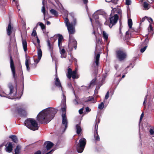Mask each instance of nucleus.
<instances>
[{
  "label": "nucleus",
  "mask_w": 154,
  "mask_h": 154,
  "mask_svg": "<svg viewBox=\"0 0 154 154\" xmlns=\"http://www.w3.org/2000/svg\"><path fill=\"white\" fill-rule=\"evenodd\" d=\"M83 109L82 108L79 110V114H82L83 113Z\"/></svg>",
  "instance_id": "49"
},
{
  "label": "nucleus",
  "mask_w": 154,
  "mask_h": 154,
  "mask_svg": "<svg viewBox=\"0 0 154 154\" xmlns=\"http://www.w3.org/2000/svg\"><path fill=\"white\" fill-rule=\"evenodd\" d=\"M68 78L70 79L71 77L73 79L78 78V75L77 74L76 70L72 71V70L70 68H69L68 69V74H67Z\"/></svg>",
  "instance_id": "7"
},
{
  "label": "nucleus",
  "mask_w": 154,
  "mask_h": 154,
  "mask_svg": "<svg viewBox=\"0 0 154 154\" xmlns=\"http://www.w3.org/2000/svg\"><path fill=\"white\" fill-rule=\"evenodd\" d=\"M147 95H146L145 97V98L144 99V101L143 103V105H144L145 104V103L146 102V99H147Z\"/></svg>",
  "instance_id": "45"
},
{
  "label": "nucleus",
  "mask_w": 154,
  "mask_h": 154,
  "mask_svg": "<svg viewBox=\"0 0 154 154\" xmlns=\"http://www.w3.org/2000/svg\"><path fill=\"white\" fill-rule=\"evenodd\" d=\"M41 154V152L40 151H38L34 153V154Z\"/></svg>",
  "instance_id": "55"
},
{
  "label": "nucleus",
  "mask_w": 154,
  "mask_h": 154,
  "mask_svg": "<svg viewBox=\"0 0 154 154\" xmlns=\"http://www.w3.org/2000/svg\"><path fill=\"white\" fill-rule=\"evenodd\" d=\"M20 148L21 147L20 146L18 145L17 146L15 150V154H19Z\"/></svg>",
  "instance_id": "31"
},
{
  "label": "nucleus",
  "mask_w": 154,
  "mask_h": 154,
  "mask_svg": "<svg viewBox=\"0 0 154 154\" xmlns=\"http://www.w3.org/2000/svg\"><path fill=\"white\" fill-rule=\"evenodd\" d=\"M22 45L24 51H26L27 49V44L26 41L24 40H22Z\"/></svg>",
  "instance_id": "22"
},
{
  "label": "nucleus",
  "mask_w": 154,
  "mask_h": 154,
  "mask_svg": "<svg viewBox=\"0 0 154 154\" xmlns=\"http://www.w3.org/2000/svg\"><path fill=\"white\" fill-rule=\"evenodd\" d=\"M32 36H36L37 35V33L36 32V31L33 29V32L32 33Z\"/></svg>",
  "instance_id": "41"
},
{
  "label": "nucleus",
  "mask_w": 154,
  "mask_h": 154,
  "mask_svg": "<svg viewBox=\"0 0 154 154\" xmlns=\"http://www.w3.org/2000/svg\"><path fill=\"white\" fill-rule=\"evenodd\" d=\"M38 59H36L35 60L34 59V62L35 63H34L33 64H30V65H31L32 66L33 68L36 67V64L39 62L42 57V52L41 49L40 48H38Z\"/></svg>",
  "instance_id": "8"
},
{
  "label": "nucleus",
  "mask_w": 154,
  "mask_h": 154,
  "mask_svg": "<svg viewBox=\"0 0 154 154\" xmlns=\"http://www.w3.org/2000/svg\"><path fill=\"white\" fill-rule=\"evenodd\" d=\"M93 18L95 19V20H96L99 18L98 15L97 14V13H95L93 15Z\"/></svg>",
  "instance_id": "36"
},
{
  "label": "nucleus",
  "mask_w": 154,
  "mask_h": 154,
  "mask_svg": "<svg viewBox=\"0 0 154 154\" xmlns=\"http://www.w3.org/2000/svg\"><path fill=\"white\" fill-rule=\"evenodd\" d=\"M100 122V120H98V122L97 121L95 125V132L94 133V137L95 140L97 141H99L100 140V138L99 137V136L97 134V130L98 129V124Z\"/></svg>",
  "instance_id": "12"
},
{
  "label": "nucleus",
  "mask_w": 154,
  "mask_h": 154,
  "mask_svg": "<svg viewBox=\"0 0 154 154\" xmlns=\"http://www.w3.org/2000/svg\"><path fill=\"white\" fill-rule=\"evenodd\" d=\"M18 112L19 114L22 116H25L26 114V111L25 109L21 108L18 109Z\"/></svg>",
  "instance_id": "19"
},
{
  "label": "nucleus",
  "mask_w": 154,
  "mask_h": 154,
  "mask_svg": "<svg viewBox=\"0 0 154 154\" xmlns=\"http://www.w3.org/2000/svg\"><path fill=\"white\" fill-rule=\"evenodd\" d=\"M66 98L65 96L63 94V97L61 102L62 105L63 106L61 108V110L63 112V114H66Z\"/></svg>",
  "instance_id": "11"
},
{
  "label": "nucleus",
  "mask_w": 154,
  "mask_h": 154,
  "mask_svg": "<svg viewBox=\"0 0 154 154\" xmlns=\"http://www.w3.org/2000/svg\"><path fill=\"white\" fill-rule=\"evenodd\" d=\"M61 54V57L62 58H65L66 56V55L65 53L63 54Z\"/></svg>",
  "instance_id": "46"
},
{
  "label": "nucleus",
  "mask_w": 154,
  "mask_h": 154,
  "mask_svg": "<svg viewBox=\"0 0 154 154\" xmlns=\"http://www.w3.org/2000/svg\"><path fill=\"white\" fill-rule=\"evenodd\" d=\"M65 51L64 49H63L62 50L60 51V54H63L65 53Z\"/></svg>",
  "instance_id": "48"
},
{
  "label": "nucleus",
  "mask_w": 154,
  "mask_h": 154,
  "mask_svg": "<svg viewBox=\"0 0 154 154\" xmlns=\"http://www.w3.org/2000/svg\"><path fill=\"white\" fill-rule=\"evenodd\" d=\"M85 109L86 111L87 112H89L91 110L90 108L88 107H86Z\"/></svg>",
  "instance_id": "51"
},
{
  "label": "nucleus",
  "mask_w": 154,
  "mask_h": 154,
  "mask_svg": "<svg viewBox=\"0 0 154 154\" xmlns=\"http://www.w3.org/2000/svg\"><path fill=\"white\" fill-rule=\"evenodd\" d=\"M9 90H6L2 95L0 94L2 97H6L9 99H13L17 94V85H13L11 83L8 85Z\"/></svg>",
  "instance_id": "3"
},
{
  "label": "nucleus",
  "mask_w": 154,
  "mask_h": 154,
  "mask_svg": "<svg viewBox=\"0 0 154 154\" xmlns=\"http://www.w3.org/2000/svg\"><path fill=\"white\" fill-rule=\"evenodd\" d=\"M62 124L64 126V128L63 129V127L62 126L61 128L63 129L62 131L64 132L67 127V120L66 117V115L65 114H62Z\"/></svg>",
  "instance_id": "10"
},
{
  "label": "nucleus",
  "mask_w": 154,
  "mask_h": 154,
  "mask_svg": "<svg viewBox=\"0 0 154 154\" xmlns=\"http://www.w3.org/2000/svg\"><path fill=\"white\" fill-rule=\"evenodd\" d=\"M146 20L151 24L153 22V20L151 18H149L147 17Z\"/></svg>",
  "instance_id": "40"
},
{
  "label": "nucleus",
  "mask_w": 154,
  "mask_h": 154,
  "mask_svg": "<svg viewBox=\"0 0 154 154\" xmlns=\"http://www.w3.org/2000/svg\"><path fill=\"white\" fill-rule=\"evenodd\" d=\"M117 12L119 14H120L121 13V10L120 9H119L118 11H117Z\"/></svg>",
  "instance_id": "56"
},
{
  "label": "nucleus",
  "mask_w": 154,
  "mask_h": 154,
  "mask_svg": "<svg viewBox=\"0 0 154 154\" xmlns=\"http://www.w3.org/2000/svg\"><path fill=\"white\" fill-rule=\"evenodd\" d=\"M24 124L29 129L33 131L37 130L38 128L37 122L32 119H27L25 121Z\"/></svg>",
  "instance_id": "4"
},
{
  "label": "nucleus",
  "mask_w": 154,
  "mask_h": 154,
  "mask_svg": "<svg viewBox=\"0 0 154 154\" xmlns=\"http://www.w3.org/2000/svg\"><path fill=\"white\" fill-rule=\"evenodd\" d=\"M131 0H126V5H131Z\"/></svg>",
  "instance_id": "42"
},
{
  "label": "nucleus",
  "mask_w": 154,
  "mask_h": 154,
  "mask_svg": "<svg viewBox=\"0 0 154 154\" xmlns=\"http://www.w3.org/2000/svg\"><path fill=\"white\" fill-rule=\"evenodd\" d=\"M149 132L150 134L152 135H154V130L153 129H150Z\"/></svg>",
  "instance_id": "44"
},
{
  "label": "nucleus",
  "mask_w": 154,
  "mask_h": 154,
  "mask_svg": "<svg viewBox=\"0 0 154 154\" xmlns=\"http://www.w3.org/2000/svg\"><path fill=\"white\" fill-rule=\"evenodd\" d=\"M17 9L18 10H19V11H20V9L18 8V6H17Z\"/></svg>",
  "instance_id": "64"
},
{
  "label": "nucleus",
  "mask_w": 154,
  "mask_h": 154,
  "mask_svg": "<svg viewBox=\"0 0 154 154\" xmlns=\"http://www.w3.org/2000/svg\"><path fill=\"white\" fill-rule=\"evenodd\" d=\"M50 24V22L49 21H47V25H49Z\"/></svg>",
  "instance_id": "58"
},
{
  "label": "nucleus",
  "mask_w": 154,
  "mask_h": 154,
  "mask_svg": "<svg viewBox=\"0 0 154 154\" xmlns=\"http://www.w3.org/2000/svg\"><path fill=\"white\" fill-rule=\"evenodd\" d=\"M12 28L11 27L10 23H9L8 25V28L7 29V34L8 35H11V29Z\"/></svg>",
  "instance_id": "24"
},
{
  "label": "nucleus",
  "mask_w": 154,
  "mask_h": 154,
  "mask_svg": "<svg viewBox=\"0 0 154 154\" xmlns=\"http://www.w3.org/2000/svg\"><path fill=\"white\" fill-rule=\"evenodd\" d=\"M103 36L105 39V40L106 41L108 38V35L107 33L104 31H103L102 32Z\"/></svg>",
  "instance_id": "30"
},
{
  "label": "nucleus",
  "mask_w": 154,
  "mask_h": 154,
  "mask_svg": "<svg viewBox=\"0 0 154 154\" xmlns=\"http://www.w3.org/2000/svg\"><path fill=\"white\" fill-rule=\"evenodd\" d=\"M125 77V75H124L122 76V78H124Z\"/></svg>",
  "instance_id": "63"
},
{
  "label": "nucleus",
  "mask_w": 154,
  "mask_h": 154,
  "mask_svg": "<svg viewBox=\"0 0 154 154\" xmlns=\"http://www.w3.org/2000/svg\"><path fill=\"white\" fill-rule=\"evenodd\" d=\"M42 4L43 5H44V0H42Z\"/></svg>",
  "instance_id": "62"
},
{
  "label": "nucleus",
  "mask_w": 154,
  "mask_h": 154,
  "mask_svg": "<svg viewBox=\"0 0 154 154\" xmlns=\"http://www.w3.org/2000/svg\"><path fill=\"white\" fill-rule=\"evenodd\" d=\"M10 138L12 139V141L14 143H17L18 140L17 137L15 135H12L10 137Z\"/></svg>",
  "instance_id": "27"
},
{
  "label": "nucleus",
  "mask_w": 154,
  "mask_h": 154,
  "mask_svg": "<svg viewBox=\"0 0 154 154\" xmlns=\"http://www.w3.org/2000/svg\"><path fill=\"white\" fill-rule=\"evenodd\" d=\"M109 92H107V93H106V95H105V99H107L109 97Z\"/></svg>",
  "instance_id": "43"
},
{
  "label": "nucleus",
  "mask_w": 154,
  "mask_h": 154,
  "mask_svg": "<svg viewBox=\"0 0 154 154\" xmlns=\"http://www.w3.org/2000/svg\"><path fill=\"white\" fill-rule=\"evenodd\" d=\"M104 107V105L103 102H101L98 105V108L99 109H102Z\"/></svg>",
  "instance_id": "34"
},
{
  "label": "nucleus",
  "mask_w": 154,
  "mask_h": 154,
  "mask_svg": "<svg viewBox=\"0 0 154 154\" xmlns=\"http://www.w3.org/2000/svg\"><path fill=\"white\" fill-rule=\"evenodd\" d=\"M144 116V114L143 113H142L141 115L140 118V121L141 122V120Z\"/></svg>",
  "instance_id": "50"
},
{
  "label": "nucleus",
  "mask_w": 154,
  "mask_h": 154,
  "mask_svg": "<svg viewBox=\"0 0 154 154\" xmlns=\"http://www.w3.org/2000/svg\"><path fill=\"white\" fill-rule=\"evenodd\" d=\"M70 14L72 17V21L70 23L69 22L68 18L66 17L64 19L65 23L67 27L69 35V42L71 43L72 41L74 44L76 45L77 42L74 39L72 40L71 38V35L74 34L75 31V26L76 23V20L74 17L73 14Z\"/></svg>",
  "instance_id": "2"
},
{
  "label": "nucleus",
  "mask_w": 154,
  "mask_h": 154,
  "mask_svg": "<svg viewBox=\"0 0 154 154\" xmlns=\"http://www.w3.org/2000/svg\"><path fill=\"white\" fill-rule=\"evenodd\" d=\"M36 38H37V42L39 44L40 43V40L37 36H36Z\"/></svg>",
  "instance_id": "57"
},
{
  "label": "nucleus",
  "mask_w": 154,
  "mask_h": 154,
  "mask_svg": "<svg viewBox=\"0 0 154 154\" xmlns=\"http://www.w3.org/2000/svg\"><path fill=\"white\" fill-rule=\"evenodd\" d=\"M116 57L120 61L124 60L126 57V54L124 51L119 50L116 51Z\"/></svg>",
  "instance_id": "6"
},
{
  "label": "nucleus",
  "mask_w": 154,
  "mask_h": 154,
  "mask_svg": "<svg viewBox=\"0 0 154 154\" xmlns=\"http://www.w3.org/2000/svg\"><path fill=\"white\" fill-rule=\"evenodd\" d=\"M147 17H145L142 18L141 20V22H143L145 21V20L146 19V20Z\"/></svg>",
  "instance_id": "47"
},
{
  "label": "nucleus",
  "mask_w": 154,
  "mask_h": 154,
  "mask_svg": "<svg viewBox=\"0 0 154 154\" xmlns=\"http://www.w3.org/2000/svg\"><path fill=\"white\" fill-rule=\"evenodd\" d=\"M45 144L46 145L47 150H49L54 145V144L50 141H46L45 142Z\"/></svg>",
  "instance_id": "17"
},
{
  "label": "nucleus",
  "mask_w": 154,
  "mask_h": 154,
  "mask_svg": "<svg viewBox=\"0 0 154 154\" xmlns=\"http://www.w3.org/2000/svg\"><path fill=\"white\" fill-rule=\"evenodd\" d=\"M148 42V40L146 38L145 39L144 42L143 43H142L141 45L140 46V47H143V48H142L140 49V52L141 53L143 52L146 49L147 47V45Z\"/></svg>",
  "instance_id": "14"
},
{
  "label": "nucleus",
  "mask_w": 154,
  "mask_h": 154,
  "mask_svg": "<svg viewBox=\"0 0 154 154\" xmlns=\"http://www.w3.org/2000/svg\"><path fill=\"white\" fill-rule=\"evenodd\" d=\"M76 132L78 134H79L81 132L82 129L81 128L80 124L76 125Z\"/></svg>",
  "instance_id": "25"
},
{
  "label": "nucleus",
  "mask_w": 154,
  "mask_h": 154,
  "mask_svg": "<svg viewBox=\"0 0 154 154\" xmlns=\"http://www.w3.org/2000/svg\"><path fill=\"white\" fill-rule=\"evenodd\" d=\"M119 18L118 16L116 14L112 17H110V24L109 26L110 27H112L113 25L115 24L117 22Z\"/></svg>",
  "instance_id": "9"
},
{
  "label": "nucleus",
  "mask_w": 154,
  "mask_h": 154,
  "mask_svg": "<svg viewBox=\"0 0 154 154\" xmlns=\"http://www.w3.org/2000/svg\"><path fill=\"white\" fill-rule=\"evenodd\" d=\"M47 42L49 50L51 52H52L53 49V46L51 44L50 41L49 40H48Z\"/></svg>",
  "instance_id": "20"
},
{
  "label": "nucleus",
  "mask_w": 154,
  "mask_h": 154,
  "mask_svg": "<svg viewBox=\"0 0 154 154\" xmlns=\"http://www.w3.org/2000/svg\"><path fill=\"white\" fill-rule=\"evenodd\" d=\"M148 30L149 32H151V31H153V28L151 24H150L149 25Z\"/></svg>",
  "instance_id": "38"
},
{
  "label": "nucleus",
  "mask_w": 154,
  "mask_h": 154,
  "mask_svg": "<svg viewBox=\"0 0 154 154\" xmlns=\"http://www.w3.org/2000/svg\"><path fill=\"white\" fill-rule=\"evenodd\" d=\"M63 39V37L62 35H59V38L58 39V45L59 48H60V47L61 46V43L62 42Z\"/></svg>",
  "instance_id": "23"
},
{
  "label": "nucleus",
  "mask_w": 154,
  "mask_h": 154,
  "mask_svg": "<svg viewBox=\"0 0 154 154\" xmlns=\"http://www.w3.org/2000/svg\"><path fill=\"white\" fill-rule=\"evenodd\" d=\"M73 103L75 104H77L78 103L76 100H74L73 101Z\"/></svg>",
  "instance_id": "54"
},
{
  "label": "nucleus",
  "mask_w": 154,
  "mask_h": 154,
  "mask_svg": "<svg viewBox=\"0 0 154 154\" xmlns=\"http://www.w3.org/2000/svg\"><path fill=\"white\" fill-rule=\"evenodd\" d=\"M38 23L39 24V25L41 26V29H45V27L44 25L42 23L39 22Z\"/></svg>",
  "instance_id": "37"
},
{
  "label": "nucleus",
  "mask_w": 154,
  "mask_h": 154,
  "mask_svg": "<svg viewBox=\"0 0 154 154\" xmlns=\"http://www.w3.org/2000/svg\"><path fill=\"white\" fill-rule=\"evenodd\" d=\"M86 142V140L84 138H82L79 140V144L76 146L77 150L78 152L81 153L83 151Z\"/></svg>",
  "instance_id": "5"
},
{
  "label": "nucleus",
  "mask_w": 154,
  "mask_h": 154,
  "mask_svg": "<svg viewBox=\"0 0 154 154\" xmlns=\"http://www.w3.org/2000/svg\"><path fill=\"white\" fill-rule=\"evenodd\" d=\"M84 101L86 102L91 101L92 103H95L96 101V100L94 99V97H89L86 98L84 100Z\"/></svg>",
  "instance_id": "18"
},
{
  "label": "nucleus",
  "mask_w": 154,
  "mask_h": 154,
  "mask_svg": "<svg viewBox=\"0 0 154 154\" xmlns=\"http://www.w3.org/2000/svg\"><path fill=\"white\" fill-rule=\"evenodd\" d=\"M143 5V7L146 10L150 8L149 4L146 2H144Z\"/></svg>",
  "instance_id": "28"
},
{
  "label": "nucleus",
  "mask_w": 154,
  "mask_h": 154,
  "mask_svg": "<svg viewBox=\"0 0 154 154\" xmlns=\"http://www.w3.org/2000/svg\"><path fill=\"white\" fill-rule=\"evenodd\" d=\"M118 1V0H106V1L107 2H110L111 1H112V2L115 4H117V2Z\"/></svg>",
  "instance_id": "35"
},
{
  "label": "nucleus",
  "mask_w": 154,
  "mask_h": 154,
  "mask_svg": "<svg viewBox=\"0 0 154 154\" xmlns=\"http://www.w3.org/2000/svg\"><path fill=\"white\" fill-rule=\"evenodd\" d=\"M6 151L9 152H11L12 150L13 146L12 143H8L6 145Z\"/></svg>",
  "instance_id": "15"
},
{
  "label": "nucleus",
  "mask_w": 154,
  "mask_h": 154,
  "mask_svg": "<svg viewBox=\"0 0 154 154\" xmlns=\"http://www.w3.org/2000/svg\"><path fill=\"white\" fill-rule=\"evenodd\" d=\"M10 64L13 76L15 78V69L13 61L11 56L10 57Z\"/></svg>",
  "instance_id": "13"
},
{
  "label": "nucleus",
  "mask_w": 154,
  "mask_h": 154,
  "mask_svg": "<svg viewBox=\"0 0 154 154\" xmlns=\"http://www.w3.org/2000/svg\"><path fill=\"white\" fill-rule=\"evenodd\" d=\"M100 57V54H98L95 56V63L98 66L99 63V60Z\"/></svg>",
  "instance_id": "26"
},
{
  "label": "nucleus",
  "mask_w": 154,
  "mask_h": 154,
  "mask_svg": "<svg viewBox=\"0 0 154 154\" xmlns=\"http://www.w3.org/2000/svg\"><path fill=\"white\" fill-rule=\"evenodd\" d=\"M57 110L53 108H48L42 110L37 117V120L42 124L48 123L54 116Z\"/></svg>",
  "instance_id": "1"
},
{
  "label": "nucleus",
  "mask_w": 154,
  "mask_h": 154,
  "mask_svg": "<svg viewBox=\"0 0 154 154\" xmlns=\"http://www.w3.org/2000/svg\"><path fill=\"white\" fill-rule=\"evenodd\" d=\"M90 21H91V24H92V19L91 18H90Z\"/></svg>",
  "instance_id": "59"
},
{
  "label": "nucleus",
  "mask_w": 154,
  "mask_h": 154,
  "mask_svg": "<svg viewBox=\"0 0 154 154\" xmlns=\"http://www.w3.org/2000/svg\"><path fill=\"white\" fill-rule=\"evenodd\" d=\"M25 65L27 70L29 71L30 70V68L29 67V59H26L25 61Z\"/></svg>",
  "instance_id": "29"
},
{
  "label": "nucleus",
  "mask_w": 154,
  "mask_h": 154,
  "mask_svg": "<svg viewBox=\"0 0 154 154\" xmlns=\"http://www.w3.org/2000/svg\"><path fill=\"white\" fill-rule=\"evenodd\" d=\"M82 1L85 4H86L88 2V0H82Z\"/></svg>",
  "instance_id": "52"
},
{
  "label": "nucleus",
  "mask_w": 154,
  "mask_h": 154,
  "mask_svg": "<svg viewBox=\"0 0 154 154\" xmlns=\"http://www.w3.org/2000/svg\"><path fill=\"white\" fill-rule=\"evenodd\" d=\"M54 151V150L53 149H52V150H51V151H50V152H49L45 154H51V153H52L53 152V151Z\"/></svg>",
  "instance_id": "53"
},
{
  "label": "nucleus",
  "mask_w": 154,
  "mask_h": 154,
  "mask_svg": "<svg viewBox=\"0 0 154 154\" xmlns=\"http://www.w3.org/2000/svg\"><path fill=\"white\" fill-rule=\"evenodd\" d=\"M41 11L43 13L44 16H45V10L44 5H43V6L42 7Z\"/></svg>",
  "instance_id": "39"
},
{
  "label": "nucleus",
  "mask_w": 154,
  "mask_h": 154,
  "mask_svg": "<svg viewBox=\"0 0 154 154\" xmlns=\"http://www.w3.org/2000/svg\"><path fill=\"white\" fill-rule=\"evenodd\" d=\"M95 79H93L91 81L88 87L89 88H91L95 84Z\"/></svg>",
  "instance_id": "32"
},
{
  "label": "nucleus",
  "mask_w": 154,
  "mask_h": 154,
  "mask_svg": "<svg viewBox=\"0 0 154 154\" xmlns=\"http://www.w3.org/2000/svg\"><path fill=\"white\" fill-rule=\"evenodd\" d=\"M3 146V144H2L1 145H0V148H2Z\"/></svg>",
  "instance_id": "61"
},
{
  "label": "nucleus",
  "mask_w": 154,
  "mask_h": 154,
  "mask_svg": "<svg viewBox=\"0 0 154 154\" xmlns=\"http://www.w3.org/2000/svg\"><path fill=\"white\" fill-rule=\"evenodd\" d=\"M128 24L129 28V32H133V29L132 28V22L131 19H129L128 20Z\"/></svg>",
  "instance_id": "21"
},
{
  "label": "nucleus",
  "mask_w": 154,
  "mask_h": 154,
  "mask_svg": "<svg viewBox=\"0 0 154 154\" xmlns=\"http://www.w3.org/2000/svg\"><path fill=\"white\" fill-rule=\"evenodd\" d=\"M51 13L57 16L58 15V13L55 10L51 9L50 11Z\"/></svg>",
  "instance_id": "33"
},
{
  "label": "nucleus",
  "mask_w": 154,
  "mask_h": 154,
  "mask_svg": "<svg viewBox=\"0 0 154 154\" xmlns=\"http://www.w3.org/2000/svg\"><path fill=\"white\" fill-rule=\"evenodd\" d=\"M54 84L56 86L58 87H60L62 89V86L59 79L56 76V78L55 79ZM62 90V89H61Z\"/></svg>",
  "instance_id": "16"
},
{
  "label": "nucleus",
  "mask_w": 154,
  "mask_h": 154,
  "mask_svg": "<svg viewBox=\"0 0 154 154\" xmlns=\"http://www.w3.org/2000/svg\"><path fill=\"white\" fill-rule=\"evenodd\" d=\"M118 67V66H117V65H116V66H115V68L116 69H117V68Z\"/></svg>",
  "instance_id": "60"
}]
</instances>
